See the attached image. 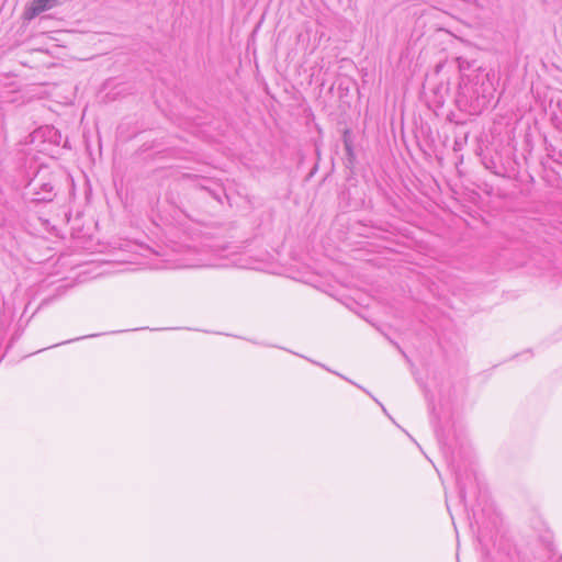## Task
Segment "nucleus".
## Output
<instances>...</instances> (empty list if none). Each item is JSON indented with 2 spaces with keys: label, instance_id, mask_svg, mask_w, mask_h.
<instances>
[{
  "label": "nucleus",
  "instance_id": "4",
  "mask_svg": "<svg viewBox=\"0 0 562 562\" xmlns=\"http://www.w3.org/2000/svg\"><path fill=\"white\" fill-rule=\"evenodd\" d=\"M493 78H494V75L491 76V74H486L485 80L482 82L483 91H482V95H481V99H482L481 104L483 106L486 105L487 103H490L491 100L494 98L495 86H494Z\"/></svg>",
  "mask_w": 562,
  "mask_h": 562
},
{
  "label": "nucleus",
  "instance_id": "1",
  "mask_svg": "<svg viewBox=\"0 0 562 562\" xmlns=\"http://www.w3.org/2000/svg\"><path fill=\"white\" fill-rule=\"evenodd\" d=\"M237 246H217L212 252L188 249L183 255L164 261L158 268L237 267L250 268L249 260Z\"/></svg>",
  "mask_w": 562,
  "mask_h": 562
},
{
  "label": "nucleus",
  "instance_id": "3",
  "mask_svg": "<svg viewBox=\"0 0 562 562\" xmlns=\"http://www.w3.org/2000/svg\"><path fill=\"white\" fill-rule=\"evenodd\" d=\"M59 0H33L31 5L25 10V18L32 20L38 14L54 8Z\"/></svg>",
  "mask_w": 562,
  "mask_h": 562
},
{
  "label": "nucleus",
  "instance_id": "5",
  "mask_svg": "<svg viewBox=\"0 0 562 562\" xmlns=\"http://www.w3.org/2000/svg\"><path fill=\"white\" fill-rule=\"evenodd\" d=\"M457 483H458V485H459V495H460V499H461L462 502H465V491H464L463 486L461 485V482H460V479H459V477H457Z\"/></svg>",
  "mask_w": 562,
  "mask_h": 562
},
{
  "label": "nucleus",
  "instance_id": "2",
  "mask_svg": "<svg viewBox=\"0 0 562 562\" xmlns=\"http://www.w3.org/2000/svg\"><path fill=\"white\" fill-rule=\"evenodd\" d=\"M30 190L33 192L36 201H52L54 196V187L50 181H44L38 177L29 183Z\"/></svg>",
  "mask_w": 562,
  "mask_h": 562
}]
</instances>
